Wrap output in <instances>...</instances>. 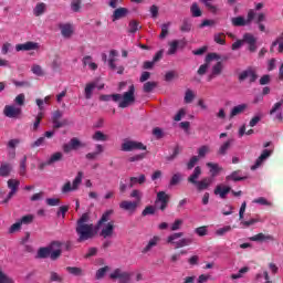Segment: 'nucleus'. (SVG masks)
Masks as SVG:
<instances>
[{
	"instance_id": "obj_1",
	"label": "nucleus",
	"mask_w": 283,
	"mask_h": 283,
	"mask_svg": "<svg viewBox=\"0 0 283 283\" xmlns=\"http://www.w3.org/2000/svg\"><path fill=\"white\" fill-rule=\"evenodd\" d=\"M75 233H77V242H87L96 238V228L90 222V212H85L76 221Z\"/></svg>"
},
{
	"instance_id": "obj_2",
	"label": "nucleus",
	"mask_w": 283,
	"mask_h": 283,
	"mask_svg": "<svg viewBox=\"0 0 283 283\" xmlns=\"http://www.w3.org/2000/svg\"><path fill=\"white\" fill-rule=\"evenodd\" d=\"M200 176H202V168H200V166H197L195 167L193 172L188 177V182H190V185H193L197 191H205V189L211 187V182H213V180H211V178L209 177H206L202 180L198 181V178H200Z\"/></svg>"
},
{
	"instance_id": "obj_3",
	"label": "nucleus",
	"mask_w": 283,
	"mask_h": 283,
	"mask_svg": "<svg viewBox=\"0 0 283 283\" xmlns=\"http://www.w3.org/2000/svg\"><path fill=\"white\" fill-rule=\"evenodd\" d=\"M185 235V233L182 232H176L171 235L168 237L167 239V242L169 244H175V249H182L184 247H189L190 244H193V239L191 238H184V239H180ZM180 239L179 241H176Z\"/></svg>"
},
{
	"instance_id": "obj_4",
	"label": "nucleus",
	"mask_w": 283,
	"mask_h": 283,
	"mask_svg": "<svg viewBox=\"0 0 283 283\" xmlns=\"http://www.w3.org/2000/svg\"><path fill=\"white\" fill-rule=\"evenodd\" d=\"M256 12L253 9L248 11L247 19L242 15L231 18V23L234 28H244L245 25H251L253 19H255Z\"/></svg>"
},
{
	"instance_id": "obj_5",
	"label": "nucleus",
	"mask_w": 283,
	"mask_h": 283,
	"mask_svg": "<svg viewBox=\"0 0 283 283\" xmlns=\"http://www.w3.org/2000/svg\"><path fill=\"white\" fill-rule=\"evenodd\" d=\"M136 87L133 85L129 86L128 91L124 93V95H120V102L118 104V107L122 109H125V107H129L132 103L136 102Z\"/></svg>"
},
{
	"instance_id": "obj_6",
	"label": "nucleus",
	"mask_w": 283,
	"mask_h": 283,
	"mask_svg": "<svg viewBox=\"0 0 283 283\" xmlns=\"http://www.w3.org/2000/svg\"><path fill=\"white\" fill-rule=\"evenodd\" d=\"M145 151L147 150V146L142 142H136L132 139H124L120 145V151H134V150Z\"/></svg>"
},
{
	"instance_id": "obj_7",
	"label": "nucleus",
	"mask_w": 283,
	"mask_h": 283,
	"mask_svg": "<svg viewBox=\"0 0 283 283\" xmlns=\"http://www.w3.org/2000/svg\"><path fill=\"white\" fill-rule=\"evenodd\" d=\"M81 182H83V171H78L76 177L73 180V184L67 181L62 187V193H70V191H76L78 187L81 186Z\"/></svg>"
},
{
	"instance_id": "obj_8",
	"label": "nucleus",
	"mask_w": 283,
	"mask_h": 283,
	"mask_svg": "<svg viewBox=\"0 0 283 283\" xmlns=\"http://www.w3.org/2000/svg\"><path fill=\"white\" fill-rule=\"evenodd\" d=\"M63 245V243H61L60 241H52L51 244L46 248H40L38 250V258L40 260H45V258H50L52 251H54V249H61V247Z\"/></svg>"
},
{
	"instance_id": "obj_9",
	"label": "nucleus",
	"mask_w": 283,
	"mask_h": 283,
	"mask_svg": "<svg viewBox=\"0 0 283 283\" xmlns=\"http://www.w3.org/2000/svg\"><path fill=\"white\" fill-rule=\"evenodd\" d=\"M249 78V83H255L258 81V73L253 67H248L247 70H243L241 73L238 75V81L239 83H244V81Z\"/></svg>"
},
{
	"instance_id": "obj_10",
	"label": "nucleus",
	"mask_w": 283,
	"mask_h": 283,
	"mask_svg": "<svg viewBox=\"0 0 283 283\" xmlns=\"http://www.w3.org/2000/svg\"><path fill=\"white\" fill-rule=\"evenodd\" d=\"M3 114L4 116H7V118H19V116L23 114V109L15 105H6Z\"/></svg>"
},
{
	"instance_id": "obj_11",
	"label": "nucleus",
	"mask_w": 283,
	"mask_h": 283,
	"mask_svg": "<svg viewBox=\"0 0 283 283\" xmlns=\"http://www.w3.org/2000/svg\"><path fill=\"white\" fill-rule=\"evenodd\" d=\"M63 118V112L60 109L53 112L52 114V123H53V129H61V127H65L67 125V119H62Z\"/></svg>"
},
{
	"instance_id": "obj_12",
	"label": "nucleus",
	"mask_w": 283,
	"mask_h": 283,
	"mask_svg": "<svg viewBox=\"0 0 283 283\" xmlns=\"http://www.w3.org/2000/svg\"><path fill=\"white\" fill-rule=\"evenodd\" d=\"M111 280H119L122 283H127L132 280V274L129 272H123L120 269H115L113 273L109 274Z\"/></svg>"
},
{
	"instance_id": "obj_13",
	"label": "nucleus",
	"mask_w": 283,
	"mask_h": 283,
	"mask_svg": "<svg viewBox=\"0 0 283 283\" xmlns=\"http://www.w3.org/2000/svg\"><path fill=\"white\" fill-rule=\"evenodd\" d=\"M243 41L244 43H248V50L249 52H256L258 51V45L255 43H258V39H255V36L251 33H245L243 35Z\"/></svg>"
},
{
	"instance_id": "obj_14",
	"label": "nucleus",
	"mask_w": 283,
	"mask_h": 283,
	"mask_svg": "<svg viewBox=\"0 0 283 283\" xmlns=\"http://www.w3.org/2000/svg\"><path fill=\"white\" fill-rule=\"evenodd\" d=\"M15 50L17 52H30L32 50H39V43L29 41L22 44H17Z\"/></svg>"
},
{
	"instance_id": "obj_15",
	"label": "nucleus",
	"mask_w": 283,
	"mask_h": 283,
	"mask_svg": "<svg viewBox=\"0 0 283 283\" xmlns=\"http://www.w3.org/2000/svg\"><path fill=\"white\" fill-rule=\"evenodd\" d=\"M158 202H160V211H165V209H167V205H169V195L165 191H159L157 193L156 205H158Z\"/></svg>"
},
{
	"instance_id": "obj_16",
	"label": "nucleus",
	"mask_w": 283,
	"mask_h": 283,
	"mask_svg": "<svg viewBox=\"0 0 283 283\" xmlns=\"http://www.w3.org/2000/svg\"><path fill=\"white\" fill-rule=\"evenodd\" d=\"M127 14H129V9L124 8V7H119L117 9L114 10L113 14H112V21H120V19H125V17H127Z\"/></svg>"
},
{
	"instance_id": "obj_17",
	"label": "nucleus",
	"mask_w": 283,
	"mask_h": 283,
	"mask_svg": "<svg viewBox=\"0 0 283 283\" xmlns=\"http://www.w3.org/2000/svg\"><path fill=\"white\" fill-rule=\"evenodd\" d=\"M119 209H123V211H130L132 213H134V211L138 209V201L124 200L119 203Z\"/></svg>"
},
{
	"instance_id": "obj_18",
	"label": "nucleus",
	"mask_w": 283,
	"mask_h": 283,
	"mask_svg": "<svg viewBox=\"0 0 283 283\" xmlns=\"http://www.w3.org/2000/svg\"><path fill=\"white\" fill-rule=\"evenodd\" d=\"M59 28L61 30V34L62 36H64V39H70V36H72V34H74V28H72V24L70 23H61L59 24Z\"/></svg>"
},
{
	"instance_id": "obj_19",
	"label": "nucleus",
	"mask_w": 283,
	"mask_h": 283,
	"mask_svg": "<svg viewBox=\"0 0 283 283\" xmlns=\"http://www.w3.org/2000/svg\"><path fill=\"white\" fill-rule=\"evenodd\" d=\"M99 235L104 239L112 238V235H114V222H108L104 228H102Z\"/></svg>"
},
{
	"instance_id": "obj_20",
	"label": "nucleus",
	"mask_w": 283,
	"mask_h": 283,
	"mask_svg": "<svg viewBox=\"0 0 283 283\" xmlns=\"http://www.w3.org/2000/svg\"><path fill=\"white\" fill-rule=\"evenodd\" d=\"M231 145H233V139L224 142L217 151L218 156H227V153L231 149Z\"/></svg>"
},
{
	"instance_id": "obj_21",
	"label": "nucleus",
	"mask_w": 283,
	"mask_h": 283,
	"mask_svg": "<svg viewBox=\"0 0 283 283\" xmlns=\"http://www.w3.org/2000/svg\"><path fill=\"white\" fill-rule=\"evenodd\" d=\"M251 242H269V240H273V235L271 234H264V233H258L250 238Z\"/></svg>"
},
{
	"instance_id": "obj_22",
	"label": "nucleus",
	"mask_w": 283,
	"mask_h": 283,
	"mask_svg": "<svg viewBox=\"0 0 283 283\" xmlns=\"http://www.w3.org/2000/svg\"><path fill=\"white\" fill-rule=\"evenodd\" d=\"M230 191L231 187H222L221 185H218L214 189V196H220V198L224 199Z\"/></svg>"
},
{
	"instance_id": "obj_23",
	"label": "nucleus",
	"mask_w": 283,
	"mask_h": 283,
	"mask_svg": "<svg viewBox=\"0 0 283 283\" xmlns=\"http://www.w3.org/2000/svg\"><path fill=\"white\" fill-rule=\"evenodd\" d=\"M222 70H224V64H222V62H217L213 66H212V74L208 77V81H211V78L213 76H220V74H222Z\"/></svg>"
},
{
	"instance_id": "obj_24",
	"label": "nucleus",
	"mask_w": 283,
	"mask_h": 283,
	"mask_svg": "<svg viewBox=\"0 0 283 283\" xmlns=\"http://www.w3.org/2000/svg\"><path fill=\"white\" fill-rule=\"evenodd\" d=\"M247 107V104L234 106L230 112V118H235V116H239V114H243Z\"/></svg>"
},
{
	"instance_id": "obj_25",
	"label": "nucleus",
	"mask_w": 283,
	"mask_h": 283,
	"mask_svg": "<svg viewBox=\"0 0 283 283\" xmlns=\"http://www.w3.org/2000/svg\"><path fill=\"white\" fill-rule=\"evenodd\" d=\"M160 242V237H154L149 240L148 244L143 249L142 253H149L154 247H156Z\"/></svg>"
},
{
	"instance_id": "obj_26",
	"label": "nucleus",
	"mask_w": 283,
	"mask_h": 283,
	"mask_svg": "<svg viewBox=\"0 0 283 283\" xmlns=\"http://www.w3.org/2000/svg\"><path fill=\"white\" fill-rule=\"evenodd\" d=\"M92 138L97 143H106V140H109V135H106L101 130H97L93 134Z\"/></svg>"
},
{
	"instance_id": "obj_27",
	"label": "nucleus",
	"mask_w": 283,
	"mask_h": 283,
	"mask_svg": "<svg viewBox=\"0 0 283 283\" xmlns=\"http://www.w3.org/2000/svg\"><path fill=\"white\" fill-rule=\"evenodd\" d=\"M169 49L167 51L168 56H174L178 52V45H180V40H174L168 43Z\"/></svg>"
},
{
	"instance_id": "obj_28",
	"label": "nucleus",
	"mask_w": 283,
	"mask_h": 283,
	"mask_svg": "<svg viewBox=\"0 0 283 283\" xmlns=\"http://www.w3.org/2000/svg\"><path fill=\"white\" fill-rule=\"evenodd\" d=\"M128 28L129 34H136L143 27L140 25L139 21L132 20L128 24Z\"/></svg>"
},
{
	"instance_id": "obj_29",
	"label": "nucleus",
	"mask_w": 283,
	"mask_h": 283,
	"mask_svg": "<svg viewBox=\"0 0 283 283\" xmlns=\"http://www.w3.org/2000/svg\"><path fill=\"white\" fill-rule=\"evenodd\" d=\"M206 165H207V167H209L210 174L212 177L218 176V174H220V171H222V167H220V165H218V164L207 163Z\"/></svg>"
},
{
	"instance_id": "obj_30",
	"label": "nucleus",
	"mask_w": 283,
	"mask_h": 283,
	"mask_svg": "<svg viewBox=\"0 0 283 283\" xmlns=\"http://www.w3.org/2000/svg\"><path fill=\"white\" fill-rule=\"evenodd\" d=\"M240 170H234L231 175L226 177V180H233V182H240L241 180H247V177H240Z\"/></svg>"
},
{
	"instance_id": "obj_31",
	"label": "nucleus",
	"mask_w": 283,
	"mask_h": 283,
	"mask_svg": "<svg viewBox=\"0 0 283 283\" xmlns=\"http://www.w3.org/2000/svg\"><path fill=\"white\" fill-rule=\"evenodd\" d=\"M95 88H96V84L95 83L86 84V86L84 88V94H85V98L87 101H90V98H92V92H94Z\"/></svg>"
},
{
	"instance_id": "obj_32",
	"label": "nucleus",
	"mask_w": 283,
	"mask_h": 283,
	"mask_svg": "<svg viewBox=\"0 0 283 283\" xmlns=\"http://www.w3.org/2000/svg\"><path fill=\"white\" fill-rule=\"evenodd\" d=\"M63 160V153L57 151L51 155V157L48 159V165H54V163H59Z\"/></svg>"
},
{
	"instance_id": "obj_33",
	"label": "nucleus",
	"mask_w": 283,
	"mask_h": 283,
	"mask_svg": "<svg viewBox=\"0 0 283 283\" xmlns=\"http://www.w3.org/2000/svg\"><path fill=\"white\" fill-rule=\"evenodd\" d=\"M279 45V52H283V33L272 43L270 48V52H273V48H276Z\"/></svg>"
},
{
	"instance_id": "obj_34",
	"label": "nucleus",
	"mask_w": 283,
	"mask_h": 283,
	"mask_svg": "<svg viewBox=\"0 0 283 283\" xmlns=\"http://www.w3.org/2000/svg\"><path fill=\"white\" fill-rule=\"evenodd\" d=\"M114 101V103H118L120 101V94H112V95H101L99 101L108 102Z\"/></svg>"
},
{
	"instance_id": "obj_35",
	"label": "nucleus",
	"mask_w": 283,
	"mask_h": 283,
	"mask_svg": "<svg viewBox=\"0 0 283 283\" xmlns=\"http://www.w3.org/2000/svg\"><path fill=\"white\" fill-rule=\"evenodd\" d=\"M10 171H12L10 164H2L0 166V176H2V178L10 176Z\"/></svg>"
},
{
	"instance_id": "obj_36",
	"label": "nucleus",
	"mask_w": 283,
	"mask_h": 283,
	"mask_svg": "<svg viewBox=\"0 0 283 283\" xmlns=\"http://www.w3.org/2000/svg\"><path fill=\"white\" fill-rule=\"evenodd\" d=\"M213 41L218 43V45L227 44V35L224 33H216L213 35Z\"/></svg>"
},
{
	"instance_id": "obj_37",
	"label": "nucleus",
	"mask_w": 283,
	"mask_h": 283,
	"mask_svg": "<svg viewBox=\"0 0 283 283\" xmlns=\"http://www.w3.org/2000/svg\"><path fill=\"white\" fill-rule=\"evenodd\" d=\"M156 87H158L157 82H146L143 86V90L146 94H149L150 92H154V90H156Z\"/></svg>"
},
{
	"instance_id": "obj_38",
	"label": "nucleus",
	"mask_w": 283,
	"mask_h": 283,
	"mask_svg": "<svg viewBox=\"0 0 283 283\" xmlns=\"http://www.w3.org/2000/svg\"><path fill=\"white\" fill-rule=\"evenodd\" d=\"M190 12L195 18L202 17V10H200V7H198L197 2L191 4Z\"/></svg>"
},
{
	"instance_id": "obj_39",
	"label": "nucleus",
	"mask_w": 283,
	"mask_h": 283,
	"mask_svg": "<svg viewBox=\"0 0 283 283\" xmlns=\"http://www.w3.org/2000/svg\"><path fill=\"white\" fill-rule=\"evenodd\" d=\"M112 213H114V210H107L104 212L97 222L98 227H101V224H105V222H109V216H112Z\"/></svg>"
},
{
	"instance_id": "obj_40",
	"label": "nucleus",
	"mask_w": 283,
	"mask_h": 283,
	"mask_svg": "<svg viewBox=\"0 0 283 283\" xmlns=\"http://www.w3.org/2000/svg\"><path fill=\"white\" fill-rule=\"evenodd\" d=\"M82 6H83V0H72L71 1V10L73 12H81Z\"/></svg>"
},
{
	"instance_id": "obj_41",
	"label": "nucleus",
	"mask_w": 283,
	"mask_h": 283,
	"mask_svg": "<svg viewBox=\"0 0 283 283\" xmlns=\"http://www.w3.org/2000/svg\"><path fill=\"white\" fill-rule=\"evenodd\" d=\"M66 271L71 273V275L81 276L83 275V269L76 266H67Z\"/></svg>"
},
{
	"instance_id": "obj_42",
	"label": "nucleus",
	"mask_w": 283,
	"mask_h": 283,
	"mask_svg": "<svg viewBox=\"0 0 283 283\" xmlns=\"http://www.w3.org/2000/svg\"><path fill=\"white\" fill-rule=\"evenodd\" d=\"M43 12H45V3H43V2L38 3L33 10L34 15L41 17V14H43Z\"/></svg>"
},
{
	"instance_id": "obj_43",
	"label": "nucleus",
	"mask_w": 283,
	"mask_h": 283,
	"mask_svg": "<svg viewBox=\"0 0 283 283\" xmlns=\"http://www.w3.org/2000/svg\"><path fill=\"white\" fill-rule=\"evenodd\" d=\"M171 22L161 24V33L159 34V39H167V34H169V27Z\"/></svg>"
},
{
	"instance_id": "obj_44",
	"label": "nucleus",
	"mask_w": 283,
	"mask_h": 283,
	"mask_svg": "<svg viewBox=\"0 0 283 283\" xmlns=\"http://www.w3.org/2000/svg\"><path fill=\"white\" fill-rule=\"evenodd\" d=\"M69 145H71L73 150L78 149V147H85V145H83L81 143V140L78 138H76V137L71 138V140L69 142Z\"/></svg>"
},
{
	"instance_id": "obj_45",
	"label": "nucleus",
	"mask_w": 283,
	"mask_h": 283,
	"mask_svg": "<svg viewBox=\"0 0 283 283\" xmlns=\"http://www.w3.org/2000/svg\"><path fill=\"white\" fill-rule=\"evenodd\" d=\"M211 1L213 0H201V2L208 8L209 11L212 12V14H216L218 12V7L211 4Z\"/></svg>"
},
{
	"instance_id": "obj_46",
	"label": "nucleus",
	"mask_w": 283,
	"mask_h": 283,
	"mask_svg": "<svg viewBox=\"0 0 283 283\" xmlns=\"http://www.w3.org/2000/svg\"><path fill=\"white\" fill-rule=\"evenodd\" d=\"M33 222H34L33 214H27L20 219V224H32Z\"/></svg>"
},
{
	"instance_id": "obj_47",
	"label": "nucleus",
	"mask_w": 283,
	"mask_h": 283,
	"mask_svg": "<svg viewBox=\"0 0 283 283\" xmlns=\"http://www.w3.org/2000/svg\"><path fill=\"white\" fill-rule=\"evenodd\" d=\"M193 98H196V95L193 94V91L187 90L186 94H185V97H184L185 103H188V104L193 103Z\"/></svg>"
},
{
	"instance_id": "obj_48",
	"label": "nucleus",
	"mask_w": 283,
	"mask_h": 283,
	"mask_svg": "<svg viewBox=\"0 0 283 283\" xmlns=\"http://www.w3.org/2000/svg\"><path fill=\"white\" fill-rule=\"evenodd\" d=\"M19 185H21V182L17 179L8 180V187L11 189V191H17V189H19Z\"/></svg>"
},
{
	"instance_id": "obj_49",
	"label": "nucleus",
	"mask_w": 283,
	"mask_h": 283,
	"mask_svg": "<svg viewBox=\"0 0 283 283\" xmlns=\"http://www.w3.org/2000/svg\"><path fill=\"white\" fill-rule=\"evenodd\" d=\"M0 283H14V279L8 276V274L3 273L0 269Z\"/></svg>"
},
{
	"instance_id": "obj_50",
	"label": "nucleus",
	"mask_w": 283,
	"mask_h": 283,
	"mask_svg": "<svg viewBox=\"0 0 283 283\" xmlns=\"http://www.w3.org/2000/svg\"><path fill=\"white\" fill-rule=\"evenodd\" d=\"M31 71L35 74V76H44L45 73L43 72V67H41V65L39 64H34L31 67Z\"/></svg>"
},
{
	"instance_id": "obj_51",
	"label": "nucleus",
	"mask_w": 283,
	"mask_h": 283,
	"mask_svg": "<svg viewBox=\"0 0 283 283\" xmlns=\"http://www.w3.org/2000/svg\"><path fill=\"white\" fill-rule=\"evenodd\" d=\"M200 159L198 158V156H192L190 158V160L187 163V169L188 171H191V169H193V167H196V165L198 164Z\"/></svg>"
},
{
	"instance_id": "obj_52",
	"label": "nucleus",
	"mask_w": 283,
	"mask_h": 283,
	"mask_svg": "<svg viewBox=\"0 0 283 283\" xmlns=\"http://www.w3.org/2000/svg\"><path fill=\"white\" fill-rule=\"evenodd\" d=\"M244 273H249V268H241L237 274L231 275V280H240Z\"/></svg>"
},
{
	"instance_id": "obj_53",
	"label": "nucleus",
	"mask_w": 283,
	"mask_h": 283,
	"mask_svg": "<svg viewBox=\"0 0 283 283\" xmlns=\"http://www.w3.org/2000/svg\"><path fill=\"white\" fill-rule=\"evenodd\" d=\"M15 105H19V107H23L25 105V94L21 93L14 98Z\"/></svg>"
},
{
	"instance_id": "obj_54",
	"label": "nucleus",
	"mask_w": 283,
	"mask_h": 283,
	"mask_svg": "<svg viewBox=\"0 0 283 283\" xmlns=\"http://www.w3.org/2000/svg\"><path fill=\"white\" fill-rule=\"evenodd\" d=\"M61 253H62L61 248H54L50 254L51 260L53 261L59 260L61 258Z\"/></svg>"
},
{
	"instance_id": "obj_55",
	"label": "nucleus",
	"mask_w": 283,
	"mask_h": 283,
	"mask_svg": "<svg viewBox=\"0 0 283 283\" xmlns=\"http://www.w3.org/2000/svg\"><path fill=\"white\" fill-rule=\"evenodd\" d=\"M180 180H182V175L180 172L175 174L170 179V186L176 187Z\"/></svg>"
},
{
	"instance_id": "obj_56",
	"label": "nucleus",
	"mask_w": 283,
	"mask_h": 283,
	"mask_svg": "<svg viewBox=\"0 0 283 283\" xmlns=\"http://www.w3.org/2000/svg\"><path fill=\"white\" fill-rule=\"evenodd\" d=\"M145 156H147L145 153L134 155L128 158V163H139V160H144Z\"/></svg>"
},
{
	"instance_id": "obj_57",
	"label": "nucleus",
	"mask_w": 283,
	"mask_h": 283,
	"mask_svg": "<svg viewBox=\"0 0 283 283\" xmlns=\"http://www.w3.org/2000/svg\"><path fill=\"white\" fill-rule=\"evenodd\" d=\"M147 181V177H145V175H140L138 178L137 177H130V182H136L138 185H145V182Z\"/></svg>"
},
{
	"instance_id": "obj_58",
	"label": "nucleus",
	"mask_w": 283,
	"mask_h": 283,
	"mask_svg": "<svg viewBox=\"0 0 283 283\" xmlns=\"http://www.w3.org/2000/svg\"><path fill=\"white\" fill-rule=\"evenodd\" d=\"M27 163H28V157L24 156L20 161V176H25Z\"/></svg>"
},
{
	"instance_id": "obj_59",
	"label": "nucleus",
	"mask_w": 283,
	"mask_h": 283,
	"mask_svg": "<svg viewBox=\"0 0 283 283\" xmlns=\"http://www.w3.org/2000/svg\"><path fill=\"white\" fill-rule=\"evenodd\" d=\"M154 213H156V208H154V206H147L143 212L142 216L146 217V216H154Z\"/></svg>"
},
{
	"instance_id": "obj_60",
	"label": "nucleus",
	"mask_w": 283,
	"mask_h": 283,
	"mask_svg": "<svg viewBox=\"0 0 283 283\" xmlns=\"http://www.w3.org/2000/svg\"><path fill=\"white\" fill-rule=\"evenodd\" d=\"M181 32H191V22L189 20H184L181 27H180Z\"/></svg>"
},
{
	"instance_id": "obj_61",
	"label": "nucleus",
	"mask_w": 283,
	"mask_h": 283,
	"mask_svg": "<svg viewBox=\"0 0 283 283\" xmlns=\"http://www.w3.org/2000/svg\"><path fill=\"white\" fill-rule=\"evenodd\" d=\"M12 83H13V85H15V87H31V83L30 82H28V81H21V82H19V81H17V80H12Z\"/></svg>"
},
{
	"instance_id": "obj_62",
	"label": "nucleus",
	"mask_w": 283,
	"mask_h": 283,
	"mask_svg": "<svg viewBox=\"0 0 283 283\" xmlns=\"http://www.w3.org/2000/svg\"><path fill=\"white\" fill-rule=\"evenodd\" d=\"M206 63H208L209 65V62L210 61H220V55L218 53H209L206 59H205Z\"/></svg>"
},
{
	"instance_id": "obj_63",
	"label": "nucleus",
	"mask_w": 283,
	"mask_h": 283,
	"mask_svg": "<svg viewBox=\"0 0 283 283\" xmlns=\"http://www.w3.org/2000/svg\"><path fill=\"white\" fill-rule=\"evenodd\" d=\"M207 70H209V63L206 62L205 64L199 66L197 74L199 76H205V74H207Z\"/></svg>"
},
{
	"instance_id": "obj_64",
	"label": "nucleus",
	"mask_w": 283,
	"mask_h": 283,
	"mask_svg": "<svg viewBox=\"0 0 283 283\" xmlns=\"http://www.w3.org/2000/svg\"><path fill=\"white\" fill-rule=\"evenodd\" d=\"M195 233H197V235H199L200 238H205V235H207L208 230L206 226L199 227L195 230Z\"/></svg>"
}]
</instances>
